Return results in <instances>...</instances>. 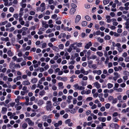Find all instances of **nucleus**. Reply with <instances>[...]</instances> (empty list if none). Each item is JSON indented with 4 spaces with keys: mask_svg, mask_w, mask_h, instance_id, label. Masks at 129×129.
<instances>
[{
    "mask_svg": "<svg viewBox=\"0 0 129 129\" xmlns=\"http://www.w3.org/2000/svg\"><path fill=\"white\" fill-rule=\"evenodd\" d=\"M38 81V79L36 78H34L32 79L31 80V82L33 83H35Z\"/></svg>",
    "mask_w": 129,
    "mask_h": 129,
    "instance_id": "9d476101",
    "label": "nucleus"
},
{
    "mask_svg": "<svg viewBox=\"0 0 129 129\" xmlns=\"http://www.w3.org/2000/svg\"><path fill=\"white\" fill-rule=\"evenodd\" d=\"M81 19V17L79 15H77L75 19V22L76 23H78Z\"/></svg>",
    "mask_w": 129,
    "mask_h": 129,
    "instance_id": "20e7f679",
    "label": "nucleus"
},
{
    "mask_svg": "<svg viewBox=\"0 0 129 129\" xmlns=\"http://www.w3.org/2000/svg\"><path fill=\"white\" fill-rule=\"evenodd\" d=\"M58 47L60 49H63L64 45L62 44H61L58 46Z\"/></svg>",
    "mask_w": 129,
    "mask_h": 129,
    "instance_id": "c85d7f7f",
    "label": "nucleus"
},
{
    "mask_svg": "<svg viewBox=\"0 0 129 129\" xmlns=\"http://www.w3.org/2000/svg\"><path fill=\"white\" fill-rule=\"evenodd\" d=\"M35 97L34 96H33L30 98V101H33L35 100Z\"/></svg>",
    "mask_w": 129,
    "mask_h": 129,
    "instance_id": "864d4df0",
    "label": "nucleus"
},
{
    "mask_svg": "<svg viewBox=\"0 0 129 129\" xmlns=\"http://www.w3.org/2000/svg\"><path fill=\"white\" fill-rule=\"evenodd\" d=\"M9 68L11 69H15L16 68L15 63L13 62H11L10 64Z\"/></svg>",
    "mask_w": 129,
    "mask_h": 129,
    "instance_id": "f03ea898",
    "label": "nucleus"
},
{
    "mask_svg": "<svg viewBox=\"0 0 129 129\" xmlns=\"http://www.w3.org/2000/svg\"><path fill=\"white\" fill-rule=\"evenodd\" d=\"M46 104V110L47 111H51L52 106V104H51V102L50 101H47Z\"/></svg>",
    "mask_w": 129,
    "mask_h": 129,
    "instance_id": "f257e3e1",
    "label": "nucleus"
},
{
    "mask_svg": "<svg viewBox=\"0 0 129 129\" xmlns=\"http://www.w3.org/2000/svg\"><path fill=\"white\" fill-rule=\"evenodd\" d=\"M74 37H76L78 35V32L77 31L75 32L74 33Z\"/></svg>",
    "mask_w": 129,
    "mask_h": 129,
    "instance_id": "052dcab7",
    "label": "nucleus"
},
{
    "mask_svg": "<svg viewBox=\"0 0 129 129\" xmlns=\"http://www.w3.org/2000/svg\"><path fill=\"white\" fill-rule=\"evenodd\" d=\"M45 93V91L44 90H42L39 93V95L41 96H42L44 95Z\"/></svg>",
    "mask_w": 129,
    "mask_h": 129,
    "instance_id": "dca6fc26",
    "label": "nucleus"
},
{
    "mask_svg": "<svg viewBox=\"0 0 129 129\" xmlns=\"http://www.w3.org/2000/svg\"><path fill=\"white\" fill-rule=\"evenodd\" d=\"M71 121V120L70 119H68L67 120H66L65 121V123L66 124H68Z\"/></svg>",
    "mask_w": 129,
    "mask_h": 129,
    "instance_id": "2f4dec72",
    "label": "nucleus"
},
{
    "mask_svg": "<svg viewBox=\"0 0 129 129\" xmlns=\"http://www.w3.org/2000/svg\"><path fill=\"white\" fill-rule=\"evenodd\" d=\"M85 18L86 19V20L87 21H89L91 20V18L88 15L85 16Z\"/></svg>",
    "mask_w": 129,
    "mask_h": 129,
    "instance_id": "a878e982",
    "label": "nucleus"
},
{
    "mask_svg": "<svg viewBox=\"0 0 129 129\" xmlns=\"http://www.w3.org/2000/svg\"><path fill=\"white\" fill-rule=\"evenodd\" d=\"M27 126V124L26 123H23L22 125V127L23 129H25L26 128Z\"/></svg>",
    "mask_w": 129,
    "mask_h": 129,
    "instance_id": "cd10ccee",
    "label": "nucleus"
},
{
    "mask_svg": "<svg viewBox=\"0 0 129 129\" xmlns=\"http://www.w3.org/2000/svg\"><path fill=\"white\" fill-rule=\"evenodd\" d=\"M73 87L76 89H78L79 88V86L77 83H76L73 86Z\"/></svg>",
    "mask_w": 129,
    "mask_h": 129,
    "instance_id": "412c9836",
    "label": "nucleus"
},
{
    "mask_svg": "<svg viewBox=\"0 0 129 129\" xmlns=\"http://www.w3.org/2000/svg\"><path fill=\"white\" fill-rule=\"evenodd\" d=\"M24 58H27L29 60H31L32 59V57L31 56H28V57L27 56H24Z\"/></svg>",
    "mask_w": 129,
    "mask_h": 129,
    "instance_id": "37998d69",
    "label": "nucleus"
},
{
    "mask_svg": "<svg viewBox=\"0 0 129 129\" xmlns=\"http://www.w3.org/2000/svg\"><path fill=\"white\" fill-rule=\"evenodd\" d=\"M120 86L122 88L126 86L125 84L124 83H123L120 84Z\"/></svg>",
    "mask_w": 129,
    "mask_h": 129,
    "instance_id": "e2e57ef3",
    "label": "nucleus"
},
{
    "mask_svg": "<svg viewBox=\"0 0 129 129\" xmlns=\"http://www.w3.org/2000/svg\"><path fill=\"white\" fill-rule=\"evenodd\" d=\"M76 9L75 8H71L70 11V13L71 14H73L74 12L76 11Z\"/></svg>",
    "mask_w": 129,
    "mask_h": 129,
    "instance_id": "0eeeda50",
    "label": "nucleus"
},
{
    "mask_svg": "<svg viewBox=\"0 0 129 129\" xmlns=\"http://www.w3.org/2000/svg\"><path fill=\"white\" fill-rule=\"evenodd\" d=\"M70 44V41H67L65 44L66 47H67L69 46Z\"/></svg>",
    "mask_w": 129,
    "mask_h": 129,
    "instance_id": "13d9d810",
    "label": "nucleus"
},
{
    "mask_svg": "<svg viewBox=\"0 0 129 129\" xmlns=\"http://www.w3.org/2000/svg\"><path fill=\"white\" fill-rule=\"evenodd\" d=\"M113 125H114V127H115V129H118L119 127V126L118 125V124L117 123H113V124H112L111 125H110V126H113Z\"/></svg>",
    "mask_w": 129,
    "mask_h": 129,
    "instance_id": "9b49d317",
    "label": "nucleus"
},
{
    "mask_svg": "<svg viewBox=\"0 0 129 129\" xmlns=\"http://www.w3.org/2000/svg\"><path fill=\"white\" fill-rule=\"evenodd\" d=\"M75 73L77 74H79L80 73V71L79 70H77L75 71Z\"/></svg>",
    "mask_w": 129,
    "mask_h": 129,
    "instance_id": "0e129e2a",
    "label": "nucleus"
},
{
    "mask_svg": "<svg viewBox=\"0 0 129 129\" xmlns=\"http://www.w3.org/2000/svg\"><path fill=\"white\" fill-rule=\"evenodd\" d=\"M52 32V30L51 29H49L48 30H46V33L47 34L48 33H50Z\"/></svg>",
    "mask_w": 129,
    "mask_h": 129,
    "instance_id": "680f3d73",
    "label": "nucleus"
},
{
    "mask_svg": "<svg viewBox=\"0 0 129 129\" xmlns=\"http://www.w3.org/2000/svg\"><path fill=\"white\" fill-rule=\"evenodd\" d=\"M103 3L104 5H106L109 3V2L108 1L106 0H104L103 1Z\"/></svg>",
    "mask_w": 129,
    "mask_h": 129,
    "instance_id": "473e14b6",
    "label": "nucleus"
},
{
    "mask_svg": "<svg viewBox=\"0 0 129 129\" xmlns=\"http://www.w3.org/2000/svg\"><path fill=\"white\" fill-rule=\"evenodd\" d=\"M7 54L9 56H12L13 55V54L11 50H9L8 51Z\"/></svg>",
    "mask_w": 129,
    "mask_h": 129,
    "instance_id": "ddd939ff",
    "label": "nucleus"
},
{
    "mask_svg": "<svg viewBox=\"0 0 129 129\" xmlns=\"http://www.w3.org/2000/svg\"><path fill=\"white\" fill-rule=\"evenodd\" d=\"M112 100L113 101L112 102V104H115L118 101L117 100L116 98L113 99Z\"/></svg>",
    "mask_w": 129,
    "mask_h": 129,
    "instance_id": "b1692460",
    "label": "nucleus"
},
{
    "mask_svg": "<svg viewBox=\"0 0 129 129\" xmlns=\"http://www.w3.org/2000/svg\"><path fill=\"white\" fill-rule=\"evenodd\" d=\"M102 72L101 70H99L96 71V73L97 74L100 75L102 73Z\"/></svg>",
    "mask_w": 129,
    "mask_h": 129,
    "instance_id": "ea45409f",
    "label": "nucleus"
},
{
    "mask_svg": "<svg viewBox=\"0 0 129 129\" xmlns=\"http://www.w3.org/2000/svg\"><path fill=\"white\" fill-rule=\"evenodd\" d=\"M25 100L26 102H27V103L26 104L27 105H28V102L29 101V98L28 96H26L25 98Z\"/></svg>",
    "mask_w": 129,
    "mask_h": 129,
    "instance_id": "2eb2a0df",
    "label": "nucleus"
},
{
    "mask_svg": "<svg viewBox=\"0 0 129 129\" xmlns=\"http://www.w3.org/2000/svg\"><path fill=\"white\" fill-rule=\"evenodd\" d=\"M90 66L91 68H92L94 69H95L97 68L96 66V64H94L93 65H90Z\"/></svg>",
    "mask_w": 129,
    "mask_h": 129,
    "instance_id": "7c9ffc66",
    "label": "nucleus"
},
{
    "mask_svg": "<svg viewBox=\"0 0 129 129\" xmlns=\"http://www.w3.org/2000/svg\"><path fill=\"white\" fill-rule=\"evenodd\" d=\"M9 11L10 12H13L14 10V8L13 7H10L9 9Z\"/></svg>",
    "mask_w": 129,
    "mask_h": 129,
    "instance_id": "f704fd0d",
    "label": "nucleus"
},
{
    "mask_svg": "<svg viewBox=\"0 0 129 129\" xmlns=\"http://www.w3.org/2000/svg\"><path fill=\"white\" fill-rule=\"evenodd\" d=\"M112 115L113 117H116L118 115V113L117 112H115Z\"/></svg>",
    "mask_w": 129,
    "mask_h": 129,
    "instance_id": "6e6d98bb",
    "label": "nucleus"
},
{
    "mask_svg": "<svg viewBox=\"0 0 129 129\" xmlns=\"http://www.w3.org/2000/svg\"><path fill=\"white\" fill-rule=\"evenodd\" d=\"M57 17V15L56 14H54V15H52L51 18L53 19H55Z\"/></svg>",
    "mask_w": 129,
    "mask_h": 129,
    "instance_id": "c9c22d12",
    "label": "nucleus"
},
{
    "mask_svg": "<svg viewBox=\"0 0 129 129\" xmlns=\"http://www.w3.org/2000/svg\"><path fill=\"white\" fill-rule=\"evenodd\" d=\"M15 103L14 102L13 103H10L9 104L11 106L13 107L15 105Z\"/></svg>",
    "mask_w": 129,
    "mask_h": 129,
    "instance_id": "69168bd1",
    "label": "nucleus"
},
{
    "mask_svg": "<svg viewBox=\"0 0 129 129\" xmlns=\"http://www.w3.org/2000/svg\"><path fill=\"white\" fill-rule=\"evenodd\" d=\"M122 30L121 28H118L117 30V32L119 34H120L122 33Z\"/></svg>",
    "mask_w": 129,
    "mask_h": 129,
    "instance_id": "de8ad7c7",
    "label": "nucleus"
},
{
    "mask_svg": "<svg viewBox=\"0 0 129 129\" xmlns=\"http://www.w3.org/2000/svg\"><path fill=\"white\" fill-rule=\"evenodd\" d=\"M67 104V103L65 102H62L61 104V107L63 108L65 107Z\"/></svg>",
    "mask_w": 129,
    "mask_h": 129,
    "instance_id": "a211bd4d",
    "label": "nucleus"
},
{
    "mask_svg": "<svg viewBox=\"0 0 129 129\" xmlns=\"http://www.w3.org/2000/svg\"><path fill=\"white\" fill-rule=\"evenodd\" d=\"M110 38V36L108 35L104 37V39L105 40H109Z\"/></svg>",
    "mask_w": 129,
    "mask_h": 129,
    "instance_id": "aec40b11",
    "label": "nucleus"
},
{
    "mask_svg": "<svg viewBox=\"0 0 129 129\" xmlns=\"http://www.w3.org/2000/svg\"><path fill=\"white\" fill-rule=\"evenodd\" d=\"M53 70L51 69H50L48 71V72L50 74H52L53 72Z\"/></svg>",
    "mask_w": 129,
    "mask_h": 129,
    "instance_id": "4c0bfd02",
    "label": "nucleus"
},
{
    "mask_svg": "<svg viewBox=\"0 0 129 129\" xmlns=\"http://www.w3.org/2000/svg\"><path fill=\"white\" fill-rule=\"evenodd\" d=\"M100 109L101 111L102 112L104 111L105 110V108L104 107H102L100 108Z\"/></svg>",
    "mask_w": 129,
    "mask_h": 129,
    "instance_id": "338daca9",
    "label": "nucleus"
},
{
    "mask_svg": "<svg viewBox=\"0 0 129 129\" xmlns=\"http://www.w3.org/2000/svg\"><path fill=\"white\" fill-rule=\"evenodd\" d=\"M98 40L101 43H102L104 42V40L102 38H101L100 37L98 38Z\"/></svg>",
    "mask_w": 129,
    "mask_h": 129,
    "instance_id": "5701e85b",
    "label": "nucleus"
},
{
    "mask_svg": "<svg viewBox=\"0 0 129 129\" xmlns=\"http://www.w3.org/2000/svg\"><path fill=\"white\" fill-rule=\"evenodd\" d=\"M27 71L28 72L27 73V75L28 76H31V72H30L28 71L27 70H26V72L27 73Z\"/></svg>",
    "mask_w": 129,
    "mask_h": 129,
    "instance_id": "c03bdc74",
    "label": "nucleus"
},
{
    "mask_svg": "<svg viewBox=\"0 0 129 129\" xmlns=\"http://www.w3.org/2000/svg\"><path fill=\"white\" fill-rule=\"evenodd\" d=\"M3 1L5 3L4 4L5 5V6H7L8 4V0H3Z\"/></svg>",
    "mask_w": 129,
    "mask_h": 129,
    "instance_id": "e433bc0d",
    "label": "nucleus"
},
{
    "mask_svg": "<svg viewBox=\"0 0 129 129\" xmlns=\"http://www.w3.org/2000/svg\"><path fill=\"white\" fill-rule=\"evenodd\" d=\"M110 106V105L109 103H107L106 104L105 107L107 109H108L109 108Z\"/></svg>",
    "mask_w": 129,
    "mask_h": 129,
    "instance_id": "bb28decb",
    "label": "nucleus"
},
{
    "mask_svg": "<svg viewBox=\"0 0 129 129\" xmlns=\"http://www.w3.org/2000/svg\"><path fill=\"white\" fill-rule=\"evenodd\" d=\"M93 62V61L91 60H90L88 61V63L89 65V68H91L90 66V65L92 64V63Z\"/></svg>",
    "mask_w": 129,
    "mask_h": 129,
    "instance_id": "4be33fe9",
    "label": "nucleus"
},
{
    "mask_svg": "<svg viewBox=\"0 0 129 129\" xmlns=\"http://www.w3.org/2000/svg\"><path fill=\"white\" fill-rule=\"evenodd\" d=\"M108 85V88L110 89V88L112 87H113V84L110 83H108L107 84Z\"/></svg>",
    "mask_w": 129,
    "mask_h": 129,
    "instance_id": "6ab92c4d",
    "label": "nucleus"
},
{
    "mask_svg": "<svg viewBox=\"0 0 129 129\" xmlns=\"http://www.w3.org/2000/svg\"><path fill=\"white\" fill-rule=\"evenodd\" d=\"M13 17L16 18H17L18 17V14H14Z\"/></svg>",
    "mask_w": 129,
    "mask_h": 129,
    "instance_id": "bf43d9fd",
    "label": "nucleus"
},
{
    "mask_svg": "<svg viewBox=\"0 0 129 129\" xmlns=\"http://www.w3.org/2000/svg\"><path fill=\"white\" fill-rule=\"evenodd\" d=\"M82 96H78V97L77 99L78 101H80L82 100Z\"/></svg>",
    "mask_w": 129,
    "mask_h": 129,
    "instance_id": "09e8293b",
    "label": "nucleus"
},
{
    "mask_svg": "<svg viewBox=\"0 0 129 129\" xmlns=\"http://www.w3.org/2000/svg\"><path fill=\"white\" fill-rule=\"evenodd\" d=\"M108 72L109 73H111L113 72V70L112 69H109L108 71Z\"/></svg>",
    "mask_w": 129,
    "mask_h": 129,
    "instance_id": "a19ab883",
    "label": "nucleus"
},
{
    "mask_svg": "<svg viewBox=\"0 0 129 129\" xmlns=\"http://www.w3.org/2000/svg\"><path fill=\"white\" fill-rule=\"evenodd\" d=\"M99 45V43L97 42H96L95 43H94V46L95 47H96L98 45Z\"/></svg>",
    "mask_w": 129,
    "mask_h": 129,
    "instance_id": "774afa93",
    "label": "nucleus"
},
{
    "mask_svg": "<svg viewBox=\"0 0 129 129\" xmlns=\"http://www.w3.org/2000/svg\"><path fill=\"white\" fill-rule=\"evenodd\" d=\"M83 111V109L82 108H80L78 110V112L80 113H82Z\"/></svg>",
    "mask_w": 129,
    "mask_h": 129,
    "instance_id": "a18cd8bd",
    "label": "nucleus"
},
{
    "mask_svg": "<svg viewBox=\"0 0 129 129\" xmlns=\"http://www.w3.org/2000/svg\"><path fill=\"white\" fill-rule=\"evenodd\" d=\"M26 120H28V123L29 125H30L31 126L34 125V123H32L31 120L29 118H27L26 119Z\"/></svg>",
    "mask_w": 129,
    "mask_h": 129,
    "instance_id": "423d86ee",
    "label": "nucleus"
},
{
    "mask_svg": "<svg viewBox=\"0 0 129 129\" xmlns=\"http://www.w3.org/2000/svg\"><path fill=\"white\" fill-rule=\"evenodd\" d=\"M116 46L118 48H120V49L121 50L120 51H119L120 52H121L122 51V49L120 48L121 44L119 43H117L116 45Z\"/></svg>",
    "mask_w": 129,
    "mask_h": 129,
    "instance_id": "f3484780",
    "label": "nucleus"
},
{
    "mask_svg": "<svg viewBox=\"0 0 129 129\" xmlns=\"http://www.w3.org/2000/svg\"><path fill=\"white\" fill-rule=\"evenodd\" d=\"M44 101L42 100H39L37 104L39 106H41L44 104Z\"/></svg>",
    "mask_w": 129,
    "mask_h": 129,
    "instance_id": "39448f33",
    "label": "nucleus"
},
{
    "mask_svg": "<svg viewBox=\"0 0 129 129\" xmlns=\"http://www.w3.org/2000/svg\"><path fill=\"white\" fill-rule=\"evenodd\" d=\"M82 26H85L87 24V22L86 21H83L81 23Z\"/></svg>",
    "mask_w": 129,
    "mask_h": 129,
    "instance_id": "4468645a",
    "label": "nucleus"
},
{
    "mask_svg": "<svg viewBox=\"0 0 129 129\" xmlns=\"http://www.w3.org/2000/svg\"><path fill=\"white\" fill-rule=\"evenodd\" d=\"M7 111V109L6 107H3L2 108V111H4L5 112H6Z\"/></svg>",
    "mask_w": 129,
    "mask_h": 129,
    "instance_id": "8fccbe9b",
    "label": "nucleus"
},
{
    "mask_svg": "<svg viewBox=\"0 0 129 129\" xmlns=\"http://www.w3.org/2000/svg\"><path fill=\"white\" fill-rule=\"evenodd\" d=\"M124 60L126 62H129V57H125L124 59Z\"/></svg>",
    "mask_w": 129,
    "mask_h": 129,
    "instance_id": "4d7b16f0",
    "label": "nucleus"
},
{
    "mask_svg": "<svg viewBox=\"0 0 129 129\" xmlns=\"http://www.w3.org/2000/svg\"><path fill=\"white\" fill-rule=\"evenodd\" d=\"M81 84L82 86H85L87 84L86 82H84L83 81H81Z\"/></svg>",
    "mask_w": 129,
    "mask_h": 129,
    "instance_id": "72a5a7b5",
    "label": "nucleus"
},
{
    "mask_svg": "<svg viewBox=\"0 0 129 129\" xmlns=\"http://www.w3.org/2000/svg\"><path fill=\"white\" fill-rule=\"evenodd\" d=\"M84 6L85 8H89L90 7V5L87 4H85L84 5Z\"/></svg>",
    "mask_w": 129,
    "mask_h": 129,
    "instance_id": "79ce46f5",
    "label": "nucleus"
},
{
    "mask_svg": "<svg viewBox=\"0 0 129 129\" xmlns=\"http://www.w3.org/2000/svg\"><path fill=\"white\" fill-rule=\"evenodd\" d=\"M52 49L55 51L58 52L59 50L58 48L55 46H53L52 47Z\"/></svg>",
    "mask_w": 129,
    "mask_h": 129,
    "instance_id": "f8f14e48",
    "label": "nucleus"
},
{
    "mask_svg": "<svg viewBox=\"0 0 129 129\" xmlns=\"http://www.w3.org/2000/svg\"><path fill=\"white\" fill-rule=\"evenodd\" d=\"M113 99V97L112 96H109L108 97V100L109 101H111Z\"/></svg>",
    "mask_w": 129,
    "mask_h": 129,
    "instance_id": "c756f323",
    "label": "nucleus"
},
{
    "mask_svg": "<svg viewBox=\"0 0 129 129\" xmlns=\"http://www.w3.org/2000/svg\"><path fill=\"white\" fill-rule=\"evenodd\" d=\"M123 58L120 57H119L118 59V62H119V61H122L123 60Z\"/></svg>",
    "mask_w": 129,
    "mask_h": 129,
    "instance_id": "49530a36",
    "label": "nucleus"
},
{
    "mask_svg": "<svg viewBox=\"0 0 129 129\" xmlns=\"http://www.w3.org/2000/svg\"><path fill=\"white\" fill-rule=\"evenodd\" d=\"M127 54L126 52H124L122 55V56L124 57H126L127 56Z\"/></svg>",
    "mask_w": 129,
    "mask_h": 129,
    "instance_id": "5fc2aeb1",
    "label": "nucleus"
},
{
    "mask_svg": "<svg viewBox=\"0 0 129 129\" xmlns=\"http://www.w3.org/2000/svg\"><path fill=\"white\" fill-rule=\"evenodd\" d=\"M124 74L125 75H127V76H129V72L127 71H126L124 72Z\"/></svg>",
    "mask_w": 129,
    "mask_h": 129,
    "instance_id": "3c124183",
    "label": "nucleus"
},
{
    "mask_svg": "<svg viewBox=\"0 0 129 129\" xmlns=\"http://www.w3.org/2000/svg\"><path fill=\"white\" fill-rule=\"evenodd\" d=\"M56 40L55 38H52L50 39V41L51 42H53Z\"/></svg>",
    "mask_w": 129,
    "mask_h": 129,
    "instance_id": "603ef678",
    "label": "nucleus"
},
{
    "mask_svg": "<svg viewBox=\"0 0 129 129\" xmlns=\"http://www.w3.org/2000/svg\"><path fill=\"white\" fill-rule=\"evenodd\" d=\"M71 113L73 114H74L76 112V110L75 108H73V109L71 110Z\"/></svg>",
    "mask_w": 129,
    "mask_h": 129,
    "instance_id": "58836bf2",
    "label": "nucleus"
},
{
    "mask_svg": "<svg viewBox=\"0 0 129 129\" xmlns=\"http://www.w3.org/2000/svg\"><path fill=\"white\" fill-rule=\"evenodd\" d=\"M96 53L100 57L102 56L103 55V53L98 51L96 52Z\"/></svg>",
    "mask_w": 129,
    "mask_h": 129,
    "instance_id": "393cba45",
    "label": "nucleus"
},
{
    "mask_svg": "<svg viewBox=\"0 0 129 129\" xmlns=\"http://www.w3.org/2000/svg\"><path fill=\"white\" fill-rule=\"evenodd\" d=\"M94 85H95L96 87L98 88H99L101 87L100 84L98 82H96L94 83Z\"/></svg>",
    "mask_w": 129,
    "mask_h": 129,
    "instance_id": "1a4fd4ad",
    "label": "nucleus"
},
{
    "mask_svg": "<svg viewBox=\"0 0 129 129\" xmlns=\"http://www.w3.org/2000/svg\"><path fill=\"white\" fill-rule=\"evenodd\" d=\"M30 83L28 81V80L22 82V84L24 85H30Z\"/></svg>",
    "mask_w": 129,
    "mask_h": 129,
    "instance_id": "6e6552de",
    "label": "nucleus"
},
{
    "mask_svg": "<svg viewBox=\"0 0 129 129\" xmlns=\"http://www.w3.org/2000/svg\"><path fill=\"white\" fill-rule=\"evenodd\" d=\"M92 46V43L91 42H89L85 46V48L86 49H88L90 47Z\"/></svg>",
    "mask_w": 129,
    "mask_h": 129,
    "instance_id": "7ed1b4c3",
    "label": "nucleus"
}]
</instances>
